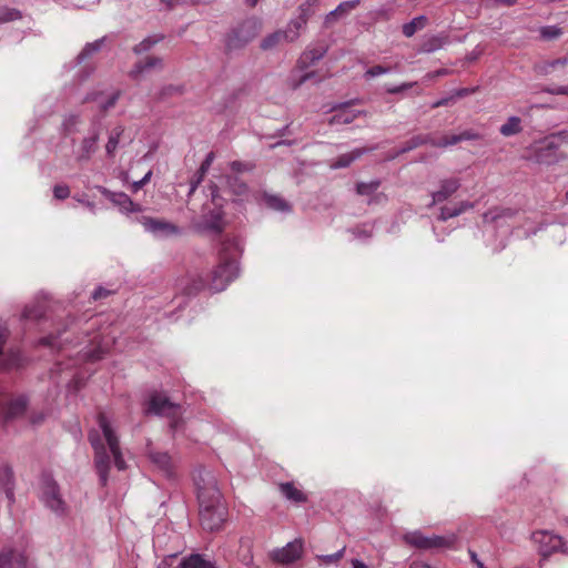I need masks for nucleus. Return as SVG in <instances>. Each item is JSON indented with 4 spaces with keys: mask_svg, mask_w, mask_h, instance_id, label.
Wrapping results in <instances>:
<instances>
[{
    "mask_svg": "<svg viewBox=\"0 0 568 568\" xmlns=\"http://www.w3.org/2000/svg\"><path fill=\"white\" fill-rule=\"evenodd\" d=\"M242 252L240 242L236 239H229L221 243L219 251V265L213 270L210 282L199 276L191 281L183 291L186 295L196 294L207 286L212 292H221L239 276L237 257Z\"/></svg>",
    "mask_w": 568,
    "mask_h": 568,
    "instance_id": "nucleus-1",
    "label": "nucleus"
},
{
    "mask_svg": "<svg viewBox=\"0 0 568 568\" xmlns=\"http://www.w3.org/2000/svg\"><path fill=\"white\" fill-rule=\"evenodd\" d=\"M98 424L102 432V436L98 430H91L89 433V442L94 450V466L99 476V481L102 486H105L109 480L111 459L103 440L108 444L115 467L119 470H124L126 468V464L122 456L116 433L104 414H99Z\"/></svg>",
    "mask_w": 568,
    "mask_h": 568,
    "instance_id": "nucleus-2",
    "label": "nucleus"
},
{
    "mask_svg": "<svg viewBox=\"0 0 568 568\" xmlns=\"http://www.w3.org/2000/svg\"><path fill=\"white\" fill-rule=\"evenodd\" d=\"M200 504L201 525L206 530H217L225 520L226 508L213 473L203 469L194 476Z\"/></svg>",
    "mask_w": 568,
    "mask_h": 568,
    "instance_id": "nucleus-3",
    "label": "nucleus"
},
{
    "mask_svg": "<svg viewBox=\"0 0 568 568\" xmlns=\"http://www.w3.org/2000/svg\"><path fill=\"white\" fill-rule=\"evenodd\" d=\"M261 30V22L256 18H247L230 30L225 39L227 51L243 49Z\"/></svg>",
    "mask_w": 568,
    "mask_h": 568,
    "instance_id": "nucleus-4",
    "label": "nucleus"
},
{
    "mask_svg": "<svg viewBox=\"0 0 568 568\" xmlns=\"http://www.w3.org/2000/svg\"><path fill=\"white\" fill-rule=\"evenodd\" d=\"M557 139L568 143V130L560 131L556 135L546 138L544 141L532 146L530 158L535 162L546 165L564 160L565 156L559 152Z\"/></svg>",
    "mask_w": 568,
    "mask_h": 568,
    "instance_id": "nucleus-5",
    "label": "nucleus"
},
{
    "mask_svg": "<svg viewBox=\"0 0 568 568\" xmlns=\"http://www.w3.org/2000/svg\"><path fill=\"white\" fill-rule=\"evenodd\" d=\"M39 497L47 508L53 511L58 516H62L67 511V504L63 500L60 487L53 477L43 473L40 477L39 484Z\"/></svg>",
    "mask_w": 568,
    "mask_h": 568,
    "instance_id": "nucleus-6",
    "label": "nucleus"
},
{
    "mask_svg": "<svg viewBox=\"0 0 568 568\" xmlns=\"http://www.w3.org/2000/svg\"><path fill=\"white\" fill-rule=\"evenodd\" d=\"M403 539L407 545L420 550H439L452 547L456 540V536L424 535L419 530H414L406 532Z\"/></svg>",
    "mask_w": 568,
    "mask_h": 568,
    "instance_id": "nucleus-7",
    "label": "nucleus"
},
{
    "mask_svg": "<svg viewBox=\"0 0 568 568\" xmlns=\"http://www.w3.org/2000/svg\"><path fill=\"white\" fill-rule=\"evenodd\" d=\"M146 412L171 418V427L173 429H176L179 426L180 406L161 393L151 395Z\"/></svg>",
    "mask_w": 568,
    "mask_h": 568,
    "instance_id": "nucleus-8",
    "label": "nucleus"
},
{
    "mask_svg": "<svg viewBox=\"0 0 568 568\" xmlns=\"http://www.w3.org/2000/svg\"><path fill=\"white\" fill-rule=\"evenodd\" d=\"M136 222L143 226L145 232L151 233L155 237L163 239L181 234L178 225L165 220L141 215L136 217Z\"/></svg>",
    "mask_w": 568,
    "mask_h": 568,
    "instance_id": "nucleus-9",
    "label": "nucleus"
},
{
    "mask_svg": "<svg viewBox=\"0 0 568 568\" xmlns=\"http://www.w3.org/2000/svg\"><path fill=\"white\" fill-rule=\"evenodd\" d=\"M304 542L301 538L287 542L282 548L273 549L270 557L273 561L282 565H288L301 559L303 555Z\"/></svg>",
    "mask_w": 568,
    "mask_h": 568,
    "instance_id": "nucleus-10",
    "label": "nucleus"
},
{
    "mask_svg": "<svg viewBox=\"0 0 568 568\" xmlns=\"http://www.w3.org/2000/svg\"><path fill=\"white\" fill-rule=\"evenodd\" d=\"M532 540L539 545V552L542 557L559 550L564 545L561 537L546 530L534 532Z\"/></svg>",
    "mask_w": 568,
    "mask_h": 568,
    "instance_id": "nucleus-11",
    "label": "nucleus"
},
{
    "mask_svg": "<svg viewBox=\"0 0 568 568\" xmlns=\"http://www.w3.org/2000/svg\"><path fill=\"white\" fill-rule=\"evenodd\" d=\"M99 191L122 213H132L141 210L139 204H135L128 194L123 192H112L104 186H99Z\"/></svg>",
    "mask_w": 568,
    "mask_h": 568,
    "instance_id": "nucleus-12",
    "label": "nucleus"
},
{
    "mask_svg": "<svg viewBox=\"0 0 568 568\" xmlns=\"http://www.w3.org/2000/svg\"><path fill=\"white\" fill-rule=\"evenodd\" d=\"M8 329L6 327L0 326V368L2 369H12L19 367L21 365V354L19 351L10 349L8 352H3V345L8 337Z\"/></svg>",
    "mask_w": 568,
    "mask_h": 568,
    "instance_id": "nucleus-13",
    "label": "nucleus"
},
{
    "mask_svg": "<svg viewBox=\"0 0 568 568\" xmlns=\"http://www.w3.org/2000/svg\"><path fill=\"white\" fill-rule=\"evenodd\" d=\"M460 179L447 178L439 181V189L432 193V205L445 202L453 194H455L460 187Z\"/></svg>",
    "mask_w": 568,
    "mask_h": 568,
    "instance_id": "nucleus-14",
    "label": "nucleus"
},
{
    "mask_svg": "<svg viewBox=\"0 0 568 568\" xmlns=\"http://www.w3.org/2000/svg\"><path fill=\"white\" fill-rule=\"evenodd\" d=\"M297 38V31L287 24L284 30H277L266 36L261 42V49L271 50L283 42H293Z\"/></svg>",
    "mask_w": 568,
    "mask_h": 568,
    "instance_id": "nucleus-15",
    "label": "nucleus"
},
{
    "mask_svg": "<svg viewBox=\"0 0 568 568\" xmlns=\"http://www.w3.org/2000/svg\"><path fill=\"white\" fill-rule=\"evenodd\" d=\"M352 103L353 102H344L333 105L331 110L334 111L335 114L328 120V123L331 125L349 124L364 113L363 111L351 110L348 106Z\"/></svg>",
    "mask_w": 568,
    "mask_h": 568,
    "instance_id": "nucleus-16",
    "label": "nucleus"
},
{
    "mask_svg": "<svg viewBox=\"0 0 568 568\" xmlns=\"http://www.w3.org/2000/svg\"><path fill=\"white\" fill-rule=\"evenodd\" d=\"M0 405H4V398L0 396ZM28 406V398L23 395L6 399L3 418L6 422L13 420L24 414Z\"/></svg>",
    "mask_w": 568,
    "mask_h": 568,
    "instance_id": "nucleus-17",
    "label": "nucleus"
},
{
    "mask_svg": "<svg viewBox=\"0 0 568 568\" xmlns=\"http://www.w3.org/2000/svg\"><path fill=\"white\" fill-rule=\"evenodd\" d=\"M162 68L163 60L160 57L150 55L134 63L129 72V77L134 81H139L143 74L154 69L161 70Z\"/></svg>",
    "mask_w": 568,
    "mask_h": 568,
    "instance_id": "nucleus-18",
    "label": "nucleus"
},
{
    "mask_svg": "<svg viewBox=\"0 0 568 568\" xmlns=\"http://www.w3.org/2000/svg\"><path fill=\"white\" fill-rule=\"evenodd\" d=\"M317 4L316 0H307L301 3L297 8L298 17L288 22V26L292 27L293 30L297 31V36L300 37V32L303 28H305L308 19L315 13L314 7Z\"/></svg>",
    "mask_w": 568,
    "mask_h": 568,
    "instance_id": "nucleus-19",
    "label": "nucleus"
},
{
    "mask_svg": "<svg viewBox=\"0 0 568 568\" xmlns=\"http://www.w3.org/2000/svg\"><path fill=\"white\" fill-rule=\"evenodd\" d=\"M0 568H26V556L23 552L4 547L0 550Z\"/></svg>",
    "mask_w": 568,
    "mask_h": 568,
    "instance_id": "nucleus-20",
    "label": "nucleus"
},
{
    "mask_svg": "<svg viewBox=\"0 0 568 568\" xmlns=\"http://www.w3.org/2000/svg\"><path fill=\"white\" fill-rule=\"evenodd\" d=\"M199 227L204 231L220 233L223 230V211L215 207L204 213Z\"/></svg>",
    "mask_w": 568,
    "mask_h": 568,
    "instance_id": "nucleus-21",
    "label": "nucleus"
},
{
    "mask_svg": "<svg viewBox=\"0 0 568 568\" xmlns=\"http://www.w3.org/2000/svg\"><path fill=\"white\" fill-rule=\"evenodd\" d=\"M226 183L230 192L236 197V201L243 202L250 197V189L247 184L237 175H227Z\"/></svg>",
    "mask_w": 568,
    "mask_h": 568,
    "instance_id": "nucleus-22",
    "label": "nucleus"
},
{
    "mask_svg": "<svg viewBox=\"0 0 568 568\" xmlns=\"http://www.w3.org/2000/svg\"><path fill=\"white\" fill-rule=\"evenodd\" d=\"M149 458L151 463L162 471L166 477L173 474V464L171 456L165 452H149Z\"/></svg>",
    "mask_w": 568,
    "mask_h": 568,
    "instance_id": "nucleus-23",
    "label": "nucleus"
},
{
    "mask_svg": "<svg viewBox=\"0 0 568 568\" xmlns=\"http://www.w3.org/2000/svg\"><path fill=\"white\" fill-rule=\"evenodd\" d=\"M376 148L365 149L359 148L355 149L348 153L341 154L336 160H334L329 166L331 169H343L349 166L354 161L359 159L363 154H365L368 151L375 150Z\"/></svg>",
    "mask_w": 568,
    "mask_h": 568,
    "instance_id": "nucleus-24",
    "label": "nucleus"
},
{
    "mask_svg": "<svg viewBox=\"0 0 568 568\" xmlns=\"http://www.w3.org/2000/svg\"><path fill=\"white\" fill-rule=\"evenodd\" d=\"M361 0H348L341 2L334 10L328 12L325 17V26L328 27L333 22H335L338 18L344 17L348 14L352 10H354L358 4Z\"/></svg>",
    "mask_w": 568,
    "mask_h": 568,
    "instance_id": "nucleus-25",
    "label": "nucleus"
},
{
    "mask_svg": "<svg viewBox=\"0 0 568 568\" xmlns=\"http://www.w3.org/2000/svg\"><path fill=\"white\" fill-rule=\"evenodd\" d=\"M471 209H474V203H470L468 201H462L460 203L454 206H442L438 220L445 222L449 219L459 216L460 214Z\"/></svg>",
    "mask_w": 568,
    "mask_h": 568,
    "instance_id": "nucleus-26",
    "label": "nucleus"
},
{
    "mask_svg": "<svg viewBox=\"0 0 568 568\" xmlns=\"http://www.w3.org/2000/svg\"><path fill=\"white\" fill-rule=\"evenodd\" d=\"M99 134L93 132L91 135L85 136L81 141L80 151L78 154L79 161H88L98 149Z\"/></svg>",
    "mask_w": 568,
    "mask_h": 568,
    "instance_id": "nucleus-27",
    "label": "nucleus"
},
{
    "mask_svg": "<svg viewBox=\"0 0 568 568\" xmlns=\"http://www.w3.org/2000/svg\"><path fill=\"white\" fill-rule=\"evenodd\" d=\"M0 493H4L9 499L13 498V474L7 464H0Z\"/></svg>",
    "mask_w": 568,
    "mask_h": 568,
    "instance_id": "nucleus-28",
    "label": "nucleus"
},
{
    "mask_svg": "<svg viewBox=\"0 0 568 568\" xmlns=\"http://www.w3.org/2000/svg\"><path fill=\"white\" fill-rule=\"evenodd\" d=\"M47 306L43 301L36 300L32 304L27 305L22 313V318L26 321H37L44 316Z\"/></svg>",
    "mask_w": 568,
    "mask_h": 568,
    "instance_id": "nucleus-29",
    "label": "nucleus"
},
{
    "mask_svg": "<svg viewBox=\"0 0 568 568\" xmlns=\"http://www.w3.org/2000/svg\"><path fill=\"white\" fill-rule=\"evenodd\" d=\"M280 490L282 495L294 503L301 504L307 500L306 494H304L301 489L294 486L292 483H282L280 485Z\"/></svg>",
    "mask_w": 568,
    "mask_h": 568,
    "instance_id": "nucleus-30",
    "label": "nucleus"
},
{
    "mask_svg": "<svg viewBox=\"0 0 568 568\" xmlns=\"http://www.w3.org/2000/svg\"><path fill=\"white\" fill-rule=\"evenodd\" d=\"M433 138L430 135H416L413 136L409 141H407L398 151H396L389 159H395L396 156L409 152L420 145L430 144Z\"/></svg>",
    "mask_w": 568,
    "mask_h": 568,
    "instance_id": "nucleus-31",
    "label": "nucleus"
},
{
    "mask_svg": "<svg viewBox=\"0 0 568 568\" xmlns=\"http://www.w3.org/2000/svg\"><path fill=\"white\" fill-rule=\"evenodd\" d=\"M516 211L511 209H493L484 213L483 219L485 223H498L500 220L513 219Z\"/></svg>",
    "mask_w": 568,
    "mask_h": 568,
    "instance_id": "nucleus-32",
    "label": "nucleus"
},
{
    "mask_svg": "<svg viewBox=\"0 0 568 568\" xmlns=\"http://www.w3.org/2000/svg\"><path fill=\"white\" fill-rule=\"evenodd\" d=\"M263 201L267 207L274 211L287 212L291 210V205L283 197L275 194L264 193Z\"/></svg>",
    "mask_w": 568,
    "mask_h": 568,
    "instance_id": "nucleus-33",
    "label": "nucleus"
},
{
    "mask_svg": "<svg viewBox=\"0 0 568 568\" xmlns=\"http://www.w3.org/2000/svg\"><path fill=\"white\" fill-rule=\"evenodd\" d=\"M105 41H106V37H102L93 42L87 43L77 57L78 63L83 62L84 60H87L88 58L93 55L94 53L99 52L102 49Z\"/></svg>",
    "mask_w": 568,
    "mask_h": 568,
    "instance_id": "nucleus-34",
    "label": "nucleus"
},
{
    "mask_svg": "<svg viewBox=\"0 0 568 568\" xmlns=\"http://www.w3.org/2000/svg\"><path fill=\"white\" fill-rule=\"evenodd\" d=\"M178 568H216L211 561L205 560L201 555H191L184 558Z\"/></svg>",
    "mask_w": 568,
    "mask_h": 568,
    "instance_id": "nucleus-35",
    "label": "nucleus"
},
{
    "mask_svg": "<svg viewBox=\"0 0 568 568\" xmlns=\"http://www.w3.org/2000/svg\"><path fill=\"white\" fill-rule=\"evenodd\" d=\"M123 133H124V128L122 125H118L111 131V133L109 135L108 143L105 145V151H106L108 156L112 158L114 155L115 150L118 149V146L120 144V139Z\"/></svg>",
    "mask_w": 568,
    "mask_h": 568,
    "instance_id": "nucleus-36",
    "label": "nucleus"
},
{
    "mask_svg": "<svg viewBox=\"0 0 568 568\" xmlns=\"http://www.w3.org/2000/svg\"><path fill=\"white\" fill-rule=\"evenodd\" d=\"M521 130H523V128H521L520 118L514 115V116L508 118L506 123H504L500 126L499 132L504 136H511V135L518 134L519 132H521Z\"/></svg>",
    "mask_w": 568,
    "mask_h": 568,
    "instance_id": "nucleus-37",
    "label": "nucleus"
},
{
    "mask_svg": "<svg viewBox=\"0 0 568 568\" xmlns=\"http://www.w3.org/2000/svg\"><path fill=\"white\" fill-rule=\"evenodd\" d=\"M163 38L164 37L161 34L149 36L145 39H143L141 42L135 44L132 50L138 55L145 53V52L150 51L160 41H162Z\"/></svg>",
    "mask_w": 568,
    "mask_h": 568,
    "instance_id": "nucleus-38",
    "label": "nucleus"
},
{
    "mask_svg": "<svg viewBox=\"0 0 568 568\" xmlns=\"http://www.w3.org/2000/svg\"><path fill=\"white\" fill-rule=\"evenodd\" d=\"M427 23V18L425 16H418L414 18L412 21L405 23L403 26V34L406 38L413 37L418 30H422Z\"/></svg>",
    "mask_w": 568,
    "mask_h": 568,
    "instance_id": "nucleus-39",
    "label": "nucleus"
},
{
    "mask_svg": "<svg viewBox=\"0 0 568 568\" xmlns=\"http://www.w3.org/2000/svg\"><path fill=\"white\" fill-rule=\"evenodd\" d=\"M119 95H120V93L115 92L106 100H100L101 94L94 93V94L87 95L84 101H98L100 109L102 111H108L110 108L114 106V104L116 103V101L119 99Z\"/></svg>",
    "mask_w": 568,
    "mask_h": 568,
    "instance_id": "nucleus-40",
    "label": "nucleus"
},
{
    "mask_svg": "<svg viewBox=\"0 0 568 568\" xmlns=\"http://www.w3.org/2000/svg\"><path fill=\"white\" fill-rule=\"evenodd\" d=\"M381 182L378 180H373L369 182H359L356 185V191L359 195H371L377 191Z\"/></svg>",
    "mask_w": 568,
    "mask_h": 568,
    "instance_id": "nucleus-41",
    "label": "nucleus"
},
{
    "mask_svg": "<svg viewBox=\"0 0 568 568\" xmlns=\"http://www.w3.org/2000/svg\"><path fill=\"white\" fill-rule=\"evenodd\" d=\"M326 51H327L326 47H323V45L312 48L304 52L303 58L305 60H308L311 63H315V62L320 61L325 55Z\"/></svg>",
    "mask_w": 568,
    "mask_h": 568,
    "instance_id": "nucleus-42",
    "label": "nucleus"
},
{
    "mask_svg": "<svg viewBox=\"0 0 568 568\" xmlns=\"http://www.w3.org/2000/svg\"><path fill=\"white\" fill-rule=\"evenodd\" d=\"M21 18V12L13 8L0 7V23L14 21Z\"/></svg>",
    "mask_w": 568,
    "mask_h": 568,
    "instance_id": "nucleus-43",
    "label": "nucleus"
},
{
    "mask_svg": "<svg viewBox=\"0 0 568 568\" xmlns=\"http://www.w3.org/2000/svg\"><path fill=\"white\" fill-rule=\"evenodd\" d=\"M459 142H460L459 134H453L449 136H444L440 140L433 139V141L430 142V145L436 146V148H447V146L455 145Z\"/></svg>",
    "mask_w": 568,
    "mask_h": 568,
    "instance_id": "nucleus-44",
    "label": "nucleus"
},
{
    "mask_svg": "<svg viewBox=\"0 0 568 568\" xmlns=\"http://www.w3.org/2000/svg\"><path fill=\"white\" fill-rule=\"evenodd\" d=\"M345 554V547L339 549L338 551L332 554V555H317L316 559L320 561H323L324 564H335L339 561Z\"/></svg>",
    "mask_w": 568,
    "mask_h": 568,
    "instance_id": "nucleus-45",
    "label": "nucleus"
},
{
    "mask_svg": "<svg viewBox=\"0 0 568 568\" xmlns=\"http://www.w3.org/2000/svg\"><path fill=\"white\" fill-rule=\"evenodd\" d=\"M561 34V30L555 26H548L540 29V36L546 40L557 39Z\"/></svg>",
    "mask_w": 568,
    "mask_h": 568,
    "instance_id": "nucleus-46",
    "label": "nucleus"
},
{
    "mask_svg": "<svg viewBox=\"0 0 568 568\" xmlns=\"http://www.w3.org/2000/svg\"><path fill=\"white\" fill-rule=\"evenodd\" d=\"M230 168L237 174L252 171L254 169V164L251 162L233 161L230 163Z\"/></svg>",
    "mask_w": 568,
    "mask_h": 568,
    "instance_id": "nucleus-47",
    "label": "nucleus"
},
{
    "mask_svg": "<svg viewBox=\"0 0 568 568\" xmlns=\"http://www.w3.org/2000/svg\"><path fill=\"white\" fill-rule=\"evenodd\" d=\"M388 72H389V68H385L382 65H374V67L369 68L368 70H366L364 77L366 79H371V78H375V77H378L382 74H386Z\"/></svg>",
    "mask_w": 568,
    "mask_h": 568,
    "instance_id": "nucleus-48",
    "label": "nucleus"
},
{
    "mask_svg": "<svg viewBox=\"0 0 568 568\" xmlns=\"http://www.w3.org/2000/svg\"><path fill=\"white\" fill-rule=\"evenodd\" d=\"M80 122V118L78 115H70L68 116L64 122H63V126H64V130L68 132V133H73L77 131V125L79 124Z\"/></svg>",
    "mask_w": 568,
    "mask_h": 568,
    "instance_id": "nucleus-49",
    "label": "nucleus"
},
{
    "mask_svg": "<svg viewBox=\"0 0 568 568\" xmlns=\"http://www.w3.org/2000/svg\"><path fill=\"white\" fill-rule=\"evenodd\" d=\"M53 195L58 200H65L70 195V189L68 185L58 184L53 187Z\"/></svg>",
    "mask_w": 568,
    "mask_h": 568,
    "instance_id": "nucleus-50",
    "label": "nucleus"
},
{
    "mask_svg": "<svg viewBox=\"0 0 568 568\" xmlns=\"http://www.w3.org/2000/svg\"><path fill=\"white\" fill-rule=\"evenodd\" d=\"M214 158H215V155H214V153H213V152H210V153L205 156L204 161L202 162V164H201V166H200V169H199L200 180H202V178L204 176V174L209 171V169H210L211 164H212V163H213V161H214Z\"/></svg>",
    "mask_w": 568,
    "mask_h": 568,
    "instance_id": "nucleus-51",
    "label": "nucleus"
},
{
    "mask_svg": "<svg viewBox=\"0 0 568 568\" xmlns=\"http://www.w3.org/2000/svg\"><path fill=\"white\" fill-rule=\"evenodd\" d=\"M39 344L43 345V346L52 347V348L61 346L58 337L54 335H49V336L42 337L39 341Z\"/></svg>",
    "mask_w": 568,
    "mask_h": 568,
    "instance_id": "nucleus-52",
    "label": "nucleus"
},
{
    "mask_svg": "<svg viewBox=\"0 0 568 568\" xmlns=\"http://www.w3.org/2000/svg\"><path fill=\"white\" fill-rule=\"evenodd\" d=\"M475 91H476L475 88H462V89H457V90L453 91L452 95L454 97V100L456 102L458 99L468 97V95L473 94Z\"/></svg>",
    "mask_w": 568,
    "mask_h": 568,
    "instance_id": "nucleus-53",
    "label": "nucleus"
},
{
    "mask_svg": "<svg viewBox=\"0 0 568 568\" xmlns=\"http://www.w3.org/2000/svg\"><path fill=\"white\" fill-rule=\"evenodd\" d=\"M453 103H455V100H454V97L450 93L448 97L442 98V99L433 102L430 106H432V109H437V108H440V106L450 105Z\"/></svg>",
    "mask_w": 568,
    "mask_h": 568,
    "instance_id": "nucleus-54",
    "label": "nucleus"
},
{
    "mask_svg": "<svg viewBox=\"0 0 568 568\" xmlns=\"http://www.w3.org/2000/svg\"><path fill=\"white\" fill-rule=\"evenodd\" d=\"M152 171H149L141 180L133 182L132 184V191L138 192L140 189H142L151 179Z\"/></svg>",
    "mask_w": 568,
    "mask_h": 568,
    "instance_id": "nucleus-55",
    "label": "nucleus"
},
{
    "mask_svg": "<svg viewBox=\"0 0 568 568\" xmlns=\"http://www.w3.org/2000/svg\"><path fill=\"white\" fill-rule=\"evenodd\" d=\"M75 201L84 205L92 214L97 213V206L93 202L85 200L84 196H73Z\"/></svg>",
    "mask_w": 568,
    "mask_h": 568,
    "instance_id": "nucleus-56",
    "label": "nucleus"
},
{
    "mask_svg": "<svg viewBox=\"0 0 568 568\" xmlns=\"http://www.w3.org/2000/svg\"><path fill=\"white\" fill-rule=\"evenodd\" d=\"M111 294V291L109 290H105L104 287H97L93 292H92V295L91 297L93 300H100V298H103V297H106Z\"/></svg>",
    "mask_w": 568,
    "mask_h": 568,
    "instance_id": "nucleus-57",
    "label": "nucleus"
},
{
    "mask_svg": "<svg viewBox=\"0 0 568 568\" xmlns=\"http://www.w3.org/2000/svg\"><path fill=\"white\" fill-rule=\"evenodd\" d=\"M353 233L358 239H368L372 236V230H367L365 227H356L353 230Z\"/></svg>",
    "mask_w": 568,
    "mask_h": 568,
    "instance_id": "nucleus-58",
    "label": "nucleus"
},
{
    "mask_svg": "<svg viewBox=\"0 0 568 568\" xmlns=\"http://www.w3.org/2000/svg\"><path fill=\"white\" fill-rule=\"evenodd\" d=\"M459 136H460V142L478 139V134H476L471 131H464V132L459 133Z\"/></svg>",
    "mask_w": 568,
    "mask_h": 568,
    "instance_id": "nucleus-59",
    "label": "nucleus"
},
{
    "mask_svg": "<svg viewBox=\"0 0 568 568\" xmlns=\"http://www.w3.org/2000/svg\"><path fill=\"white\" fill-rule=\"evenodd\" d=\"M44 415L42 413H32L30 416V423L32 425H39L43 422Z\"/></svg>",
    "mask_w": 568,
    "mask_h": 568,
    "instance_id": "nucleus-60",
    "label": "nucleus"
},
{
    "mask_svg": "<svg viewBox=\"0 0 568 568\" xmlns=\"http://www.w3.org/2000/svg\"><path fill=\"white\" fill-rule=\"evenodd\" d=\"M410 87H412L410 83H404V84H402L399 87L387 88L386 91L388 93H398V92H402V91H404V90H406V89H408Z\"/></svg>",
    "mask_w": 568,
    "mask_h": 568,
    "instance_id": "nucleus-61",
    "label": "nucleus"
},
{
    "mask_svg": "<svg viewBox=\"0 0 568 568\" xmlns=\"http://www.w3.org/2000/svg\"><path fill=\"white\" fill-rule=\"evenodd\" d=\"M554 95H568V85L555 87Z\"/></svg>",
    "mask_w": 568,
    "mask_h": 568,
    "instance_id": "nucleus-62",
    "label": "nucleus"
},
{
    "mask_svg": "<svg viewBox=\"0 0 568 568\" xmlns=\"http://www.w3.org/2000/svg\"><path fill=\"white\" fill-rule=\"evenodd\" d=\"M567 59H556L548 63V68L555 69L558 65H565L567 63Z\"/></svg>",
    "mask_w": 568,
    "mask_h": 568,
    "instance_id": "nucleus-63",
    "label": "nucleus"
},
{
    "mask_svg": "<svg viewBox=\"0 0 568 568\" xmlns=\"http://www.w3.org/2000/svg\"><path fill=\"white\" fill-rule=\"evenodd\" d=\"M352 565H353V568H367V566L358 559H354L352 561Z\"/></svg>",
    "mask_w": 568,
    "mask_h": 568,
    "instance_id": "nucleus-64",
    "label": "nucleus"
}]
</instances>
